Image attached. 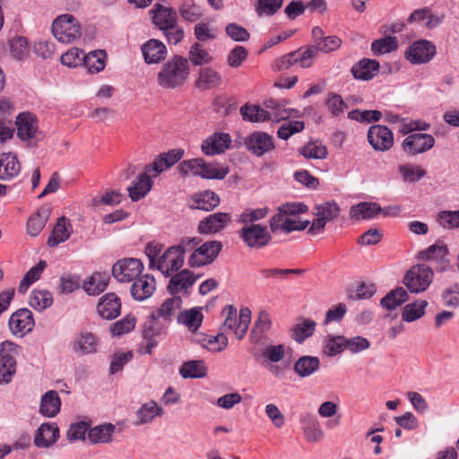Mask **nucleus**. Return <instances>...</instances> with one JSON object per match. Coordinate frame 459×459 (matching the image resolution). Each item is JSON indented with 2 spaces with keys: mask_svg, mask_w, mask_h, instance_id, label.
<instances>
[{
  "mask_svg": "<svg viewBox=\"0 0 459 459\" xmlns=\"http://www.w3.org/2000/svg\"><path fill=\"white\" fill-rule=\"evenodd\" d=\"M163 246L158 242H150L146 246L145 254L149 259V266L159 270L164 276L169 277L184 264V255L178 247L171 246L162 252Z\"/></svg>",
  "mask_w": 459,
  "mask_h": 459,
  "instance_id": "obj_1",
  "label": "nucleus"
},
{
  "mask_svg": "<svg viewBox=\"0 0 459 459\" xmlns=\"http://www.w3.org/2000/svg\"><path fill=\"white\" fill-rule=\"evenodd\" d=\"M307 211V205L302 203H287L279 206L278 212L271 218V230L290 233L294 230H305L309 225V221H299L297 219V215Z\"/></svg>",
  "mask_w": 459,
  "mask_h": 459,
  "instance_id": "obj_2",
  "label": "nucleus"
},
{
  "mask_svg": "<svg viewBox=\"0 0 459 459\" xmlns=\"http://www.w3.org/2000/svg\"><path fill=\"white\" fill-rule=\"evenodd\" d=\"M190 74V65L185 56L175 55L165 62L157 74V83L163 89L172 90L185 84Z\"/></svg>",
  "mask_w": 459,
  "mask_h": 459,
  "instance_id": "obj_3",
  "label": "nucleus"
},
{
  "mask_svg": "<svg viewBox=\"0 0 459 459\" xmlns=\"http://www.w3.org/2000/svg\"><path fill=\"white\" fill-rule=\"evenodd\" d=\"M222 315L225 316L222 330L233 332L236 338L241 340L249 327L251 310L248 307H242L238 314L237 307L228 305L223 308Z\"/></svg>",
  "mask_w": 459,
  "mask_h": 459,
  "instance_id": "obj_4",
  "label": "nucleus"
},
{
  "mask_svg": "<svg viewBox=\"0 0 459 459\" xmlns=\"http://www.w3.org/2000/svg\"><path fill=\"white\" fill-rule=\"evenodd\" d=\"M21 347L11 341L0 344V385L9 384L16 372L15 357Z\"/></svg>",
  "mask_w": 459,
  "mask_h": 459,
  "instance_id": "obj_5",
  "label": "nucleus"
},
{
  "mask_svg": "<svg viewBox=\"0 0 459 459\" xmlns=\"http://www.w3.org/2000/svg\"><path fill=\"white\" fill-rule=\"evenodd\" d=\"M52 32L55 38L62 43H72L80 38L81 26L72 14L59 15L52 24Z\"/></svg>",
  "mask_w": 459,
  "mask_h": 459,
  "instance_id": "obj_6",
  "label": "nucleus"
},
{
  "mask_svg": "<svg viewBox=\"0 0 459 459\" xmlns=\"http://www.w3.org/2000/svg\"><path fill=\"white\" fill-rule=\"evenodd\" d=\"M433 280V273L426 264L411 267L403 278V283L412 293H420L428 289Z\"/></svg>",
  "mask_w": 459,
  "mask_h": 459,
  "instance_id": "obj_7",
  "label": "nucleus"
},
{
  "mask_svg": "<svg viewBox=\"0 0 459 459\" xmlns=\"http://www.w3.org/2000/svg\"><path fill=\"white\" fill-rule=\"evenodd\" d=\"M222 249V243L218 240H211L199 245L193 251L188 259L191 267H201L212 264Z\"/></svg>",
  "mask_w": 459,
  "mask_h": 459,
  "instance_id": "obj_8",
  "label": "nucleus"
},
{
  "mask_svg": "<svg viewBox=\"0 0 459 459\" xmlns=\"http://www.w3.org/2000/svg\"><path fill=\"white\" fill-rule=\"evenodd\" d=\"M143 269L141 260L124 258L116 262L112 267L113 277L120 282H130L135 280Z\"/></svg>",
  "mask_w": 459,
  "mask_h": 459,
  "instance_id": "obj_9",
  "label": "nucleus"
},
{
  "mask_svg": "<svg viewBox=\"0 0 459 459\" xmlns=\"http://www.w3.org/2000/svg\"><path fill=\"white\" fill-rule=\"evenodd\" d=\"M244 243L252 248H261L271 241V235L265 226L260 224L246 225L239 230Z\"/></svg>",
  "mask_w": 459,
  "mask_h": 459,
  "instance_id": "obj_10",
  "label": "nucleus"
},
{
  "mask_svg": "<svg viewBox=\"0 0 459 459\" xmlns=\"http://www.w3.org/2000/svg\"><path fill=\"white\" fill-rule=\"evenodd\" d=\"M70 346L74 353L81 356L94 354L98 352L100 339L95 333L82 330L74 336Z\"/></svg>",
  "mask_w": 459,
  "mask_h": 459,
  "instance_id": "obj_11",
  "label": "nucleus"
},
{
  "mask_svg": "<svg viewBox=\"0 0 459 459\" xmlns=\"http://www.w3.org/2000/svg\"><path fill=\"white\" fill-rule=\"evenodd\" d=\"M244 144L248 152L257 157H261L275 148L273 137L263 131L251 133L246 137Z\"/></svg>",
  "mask_w": 459,
  "mask_h": 459,
  "instance_id": "obj_12",
  "label": "nucleus"
},
{
  "mask_svg": "<svg viewBox=\"0 0 459 459\" xmlns=\"http://www.w3.org/2000/svg\"><path fill=\"white\" fill-rule=\"evenodd\" d=\"M368 141L377 152H385L394 145V134L385 126L374 125L368 131Z\"/></svg>",
  "mask_w": 459,
  "mask_h": 459,
  "instance_id": "obj_13",
  "label": "nucleus"
},
{
  "mask_svg": "<svg viewBox=\"0 0 459 459\" xmlns=\"http://www.w3.org/2000/svg\"><path fill=\"white\" fill-rule=\"evenodd\" d=\"M435 144V139L431 134L425 133H414L409 134L403 142V150L410 155L424 153Z\"/></svg>",
  "mask_w": 459,
  "mask_h": 459,
  "instance_id": "obj_14",
  "label": "nucleus"
},
{
  "mask_svg": "<svg viewBox=\"0 0 459 459\" xmlns=\"http://www.w3.org/2000/svg\"><path fill=\"white\" fill-rule=\"evenodd\" d=\"M264 359V365L267 368L268 371L276 377L283 376L284 368L276 365L285 356V346L283 344L278 345H266L261 353Z\"/></svg>",
  "mask_w": 459,
  "mask_h": 459,
  "instance_id": "obj_15",
  "label": "nucleus"
},
{
  "mask_svg": "<svg viewBox=\"0 0 459 459\" xmlns=\"http://www.w3.org/2000/svg\"><path fill=\"white\" fill-rule=\"evenodd\" d=\"M231 137L229 134L215 132L206 137L201 143V151L206 156L224 153L230 149Z\"/></svg>",
  "mask_w": 459,
  "mask_h": 459,
  "instance_id": "obj_16",
  "label": "nucleus"
},
{
  "mask_svg": "<svg viewBox=\"0 0 459 459\" xmlns=\"http://www.w3.org/2000/svg\"><path fill=\"white\" fill-rule=\"evenodd\" d=\"M436 54V47L430 41L421 39L414 42L406 51V58L414 65L429 62Z\"/></svg>",
  "mask_w": 459,
  "mask_h": 459,
  "instance_id": "obj_17",
  "label": "nucleus"
},
{
  "mask_svg": "<svg viewBox=\"0 0 459 459\" xmlns=\"http://www.w3.org/2000/svg\"><path fill=\"white\" fill-rule=\"evenodd\" d=\"M34 325L32 313L27 308L18 309L12 314L9 319L10 330L15 335L23 336L25 333L31 332Z\"/></svg>",
  "mask_w": 459,
  "mask_h": 459,
  "instance_id": "obj_18",
  "label": "nucleus"
},
{
  "mask_svg": "<svg viewBox=\"0 0 459 459\" xmlns=\"http://www.w3.org/2000/svg\"><path fill=\"white\" fill-rule=\"evenodd\" d=\"M153 23L161 30L167 31L176 28L178 23L177 12L171 7L156 4L152 9Z\"/></svg>",
  "mask_w": 459,
  "mask_h": 459,
  "instance_id": "obj_19",
  "label": "nucleus"
},
{
  "mask_svg": "<svg viewBox=\"0 0 459 459\" xmlns=\"http://www.w3.org/2000/svg\"><path fill=\"white\" fill-rule=\"evenodd\" d=\"M98 315L107 320L117 317L121 313L120 299L113 292L102 296L97 304Z\"/></svg>",
  "mask_w": 459,
  "mask_h": 459,
  "instance_id": "obj_20",
  "label": "nucleus"
},
{
  "mask_svg": "<svg viewBox=\"0 0 459 459\" xmlns=\"http://www.w3.org/2000/svg\"><path fill=\"white\" fill-rule=\"evenodd\" d=\"M267 113V121L280 122L289 117H299L298 109L286 108L285 105L276 100L270 99L264 102Z\"/></svg>",
  "mask_w": 459,
  "mask_h": 459,
  "instance_id": "obj_21",
  "label": "nucleus"
},
{
  "mask_svg": "<svg viewBox=\"0 0 459 459\" xmlns=\"http://www.w3.org/2000/svg\"><path fill=\"white\" fill-rule=\"evenodd\" d=\"M17 135L22 141H30L38 134V120L30 113H21L16 117Z\"/></svg>",
  "mask_w": 459,
  "mask_h": 459,
  "instance_id": "obj_22",
  "label": "nucleus"
},
{
  "mask_svg": "<svg viewBox=\"0 0 459 459\" xmlns=\"http://www.w3.org/2000/svg\"><path fill=\"white\" fill-rule=\"evenodd\" d=\"M230 220L231 216L228 212L210 214L199 222L198 232L201 234L217 233L223 230Z\"/></svg>",
  "mask_w": 459,
  "mask_h": 459,
  "instance_id": "obj_23",
  "label": "nucleus"
},
{
  "mask_svg": "<svg viewBox=\"0 0 459 459\" xmlns=\"http://www.w3.org/2000/svg\"><path fill=\"white\" fill-rule=\"evenodd\" d=\"M131 295L135 300L143 301L150 298L155 290V279L149 274L133 281Z\"/></svg>",
  "mask_w": 459,
  "mask_h": 459,
  "instance_id": "obj_24",
  "label": "nucleus"
},
{
  "mask_svg": "<svg viewBox=\"0 0 459 459\" xmlns=\"http://www.w3.org/2000/svg\"><path fill=\"white\" fill-rule=\"evenodd\" d=\"M142 53L147 64H158L167 56V48L160 40L152 39L142 46Z\"/></svg>",
  "mask_w": 459,
  "mask_h": 459,
  "instance_id": "obj_25",
  "label": "nucleus"
},
{
  "mask_svg": "<svg viewBox=\"0 0 459 459\" xmlns=\"http://www.w3.org/2000/svg\"><path fill=\"white\" fill-rule=\"evenodd\" d=\"M220 204L219 195L210 190H206L191 196L188 205L191 209L209 212L217 207Z\"/></svg>",
  "mask_w": 459,
  "mask_h": 459,
  "instance_id": "obj_26",
  "label": "nucleus"
},
{
  "mask_svg": "<svg viewBox=\"0 0 459 459\" xmlns=\"http://www.w3.org/2000/svg\"><path fill=\"white\" fill-rule=\"evenodd\" d=\"M21 164L17 156L12 152L0 154V179L10 180L19 175Z\"/></svg>",
  "mask_w": 459,
  "mask_h": 459,
  "instance_id": "obj_27",
  "label": "nucleus"
},
{
  "mask_svg": "<svg viewBox=\"0 0 459 459\" xmlns=\"http://www.w3.org/2000/svg\"><path fill=\"white\" fill-rule=\"evenodd\" d=\"M196 279L197 278L189 270H182L171 275L167 287L168 291L171 294H177L182 290L186 291L195 282Z\"/></svg>",
  "mask_w": 459,
  "mask_h": 459,
  "instance_id": "obj_28",
  "label": "nucleus"
},
{
  "mask_svg": "<svg viewBox=\"0 0 459 459\" xmlns=\"http://www.w3.org/2000/svg\"><path fill=\"white\" fill-rule=\"evenodd\" d=\"M222 82L221 75L215 69L206 66L199 70L195 81V87L201 91H207L219 87Z\"/></svg>",
  "mask_w": 459,
  "mask_h": 459,
  "instance_id": "obj_29",
  "label": "nucleus"
},
{
  "mask_svg": "<svg viewBox=\"0 0 459 459\" xmlns=\"http://www.w3.org/2000/svg\"><path fill=\"white\" fill-rule=\"evenodd\" d=\"M59 437V429L55 423H43L37 429L34 444L38 447H48Z\"/></svg>",
  "mask_w": 459,
  "mask_h": 459,
  "instance_id": "obj_30",
  "label": "nucleus"
},
{
  "mask_svg": "<svg viewBox=\"0 0 459 459\" xmlns=\"http://www.w3.org/2000/svg\"><path fill=\"white\" fill-rule=\"evenodd\" d=\"M61 408V399L56 390L46 392L40 400L39 413L45 417L53 418L58 414Z\"/></svg>",
  "mask_w": 459,
  "mask_h": 459,
  "instance_id": "obj_31",
  "label": "nucleus"
},
{
  "mask_svg": "<svg viewBox=\"0 0 459 459\" xmlns=\"http://www.w3.org/2000/svg\"><path fill=\"white\" fill-rule=\"evenodd\" d=\"M379 70V63L375 59L363 58L351 67L354 78L362 81L371 80Z\"/></svg>",
  "mask_w": 459,
  "mask_h": 459,
  "instance_id": "obj_32",
  "label": "nucleus"
},
{
  "mask_svg": "<svg viewBox=\"0 0 459 459\" xmlns=\"http://www.w3.org/2000/svg\"><path fill=\"white\" fill-rule=\"evenodd\" d=\"M72 233V225L70 221L65 217L58 219L55 225L52 234L48 239V245L51 247L58 246L60 243L67 240Z\"/></svg>",
  "mask_w": 459,
  "mask_h": 459,
  "instance_id": "obj_33",
  "label": "nucleus"
},
{
  "mask_svg": "<svg viewBox=\"0 0 459 459\" xmlns=\"http://www.w3.org/2000/svg\"><path fill=\"white\" fill-rule=\"evenodd\" d=\"M320 367V359L316 356H301L293 366L294 372L300 377H308L316 373Z\"/></svg>",
  "mask_w": 459,
  "mask_h": 459,
  "instance_id": "obj_34",
  "label": "nucleus"
},
{
  "mask_svg": "<svg viewBox=\"0 0 459 459\" xmlns=\"http://www.w3.org/2000/svg\"><path fill=\"white\" fill-rule=\"evenodd\" d=\"M145 171L137 177V180L128 186L127 190L132 201L137 202L143 198L152 186V180Z\"/></svg>",
  "mask_w": 459,
  "mask_h": 459,
  "instance_id": "obj_35",
  "label": "nucleus"
},
{
  "mask_svg": "<svg viewBox=\"0 0 459 459\" xmlns=\"http://www.w3.org/2000/svg\"><path fill=\"white\" fill-rule=\"evenodd\" d=\"M203 307H195L190 309L181 311L178 316V322L184 325L192 332H195L202 325L204 315Z\"/></svg>",
  "mask_w": 459,
  "mask_h": 459,
  "instance_id": "obj_36",
  "label": "nucleus"
},
{
  "mask_svg": "<svg viewBox=\"0 0 459 459\" xmlns=\"http://www.w3.org/2000/svg\"><path fill=\"white\" fill-rule=\"evenodd\" d=\"M382 212V208L377 203L361 202L350 209V217L355 220L372 219Z\"/></svg>",
  "mask_w": 459,
  "mask_h": 459,
  "instance_id": "obj_37",
  "label": "nucleus"
},
{
  "mask_svg": "<svg viewBox=\"0 0 459 459\" xmlns=\"http://www.w3.org/2000/svg\"><path fill=\"white\" fill-rule=\"evenodd\" d=\"M300 423L302 424L304 434L307 441L317 442L323 438L324 432L320 423L313 415L307 413L301 416Z\"/></svg>",
  "mask_w": 459,
  "mask_h": 459,
  "instance_id": "obj_38",
  "label": "nucleus"
},
{
  "mask_svg": "<svg viewBox=\"0 0 459 459\" xmlns=\"http://www.w3.org/2000/svg\"><path fill=\"white\" fill-rule=\"evenodd\" d=\"M109 275L108 273L96 272L83 282V290L89 295H99L103 292L108 284Z\"/></svg>",
  "mask_w": 459,
  "mask_h": 459,
  "instance_id": "obj_39",
  "label": "nucleus"
},
{
  "mask_svg": "<svg viewBox=\"0 0 459 459\" xmlns=\"http://www.w3.org/2000/svg\"><path fill=\"white\" fill-rule=\"evenodd\" d=\"M50 209L43 206L36 213L30 217L27 221V233L32 237L38 236L44 229L50 216Z\"/></svg>",
  "mask_w": 459,
  "mask_h": 459,
  "instance_id": "obj_40",
  "label": "nucleus"
},
{
  "mask_svg": "<svg viewBox=\"0 0 459 459\" xmlns=\"http://www.w3.org/2000/svg\"><path fill=\"white\" fill-rule=\"evenodd\" d=\"M163 414V409L156 402L149 401L143 403L136 411V426L152 422L156 417Z\"/></svg>",
  "mask_w": 459,
  "mask_h": 459,
  "instance_id": "obj_41",
  "label": "nucleus"
},
{
  "mask_svg": "<svg viewBox=\"0 0 459 459\" xmlns=\"http://www.w3.org/2000/svg\"><path fill=\"white\" fill-rule=\"evenodd\" d=\"M115 432V426L111 423L98 425L90 429L88 438L91 444H107L112 441V435Z\"/></svg>",
  "mask_w": 459,
  "mask_h": 459,
  "instance_id": "obj_42",
  "label": "nucleus"
},
{
  "mask_svg": "<svg viewBox=\"0 0 459 459\" xmlns=\"http://www.w3.org/2000/svg\"><path fill=\"white\" fill-rule=\"evenodd\" d=\"M271 325L269 314L265 311L259 312L250 334L251 342L254 343L263 342L264 333L271 328Z\"/></svg>",
  "mask_w": 459,
  "mask_h": 459,
  "instance_id": "obj_43",
  "label": "nucleus"
},
{
  "mask_svg": "<svg viewBox=\"0 0 459 459\" xmlns=\"http://www.w3.org/2000/svg\"><path fill=\"white\" fill-rule=\"evenodd\" d=\"M316 323L310 318H301L295 324L291 330V337L299 343L312 336L316 330Z\"/></svg>",
  "mask_w": 459,
  "mask_h": 459,
  "instance_id": "obj_44",
  "label": "nucleus"
},
{
  "mask_svg": "<svg viewBox=\"0 0 459 459\" xmlns=\"http://www.w3.org/2000/svg\"><path fill=\"white\" fill-rule=\"evenodd\" d=\"M182 306V299L178 296H174L166 299L161 306L152 312L153 318H160L165 321H170L176 311Z\"/></svg>",
  "mask_w": 459,
  "mask_h": 459,
  "instance_id": "obj_45",
  "label": "nucleus"
},
{
  "mask_svg": "<svg viewBox=\"0 0 459 459\" xmlns=\"http://www.w3.org/2000/svg\"><path fill=\"white\" fill-rule=\"evenodd\" d=\"M186 58L195 66L208 65L213 61V56L197 42L190 47Z\"/></svg>",
  "mask_w": 459,
  "mask_h": 459,
  "instance_id": "obj_46",
  "label": "nucleus"
},
{
  "mask_svg": "<svg viewBox=\"0 0 459 459\" xmlns=\"http://www.w3.org/2000/svg\"><path fill=\"white\" fill-rule=\"evenodd\" d=\"M294 54L297 57V65L301 68L307 69L314 65L318 51L316 46L307 45L295 50Z\"/></svg>",
  "mask_w": 459,
  "mask_h": 459,
  "instance_id": "obj_47",
  "label": "nucleus"
},
{
  "mask_svg": "<svg viewBox=\"0 0 459 459\" xmlns=\"http://www.w3.org/2000/svg\"><path fill=\"white\" fill-rule=\"evenodd\" d=\"M243 120L251 123H262L267 121L266 110L258 105L245 104L239 109Z\"/></svg>",
  "mask_w": 459,
  "mask_h": 459,
  "instance_id": "obj_48",
  "label": "nucleus"
},
{
  "mask_svg": "<svg viewBox=\"0 0 459 459\" xmlns=\"http://www.w3.org/2000/svg\"><path fill=\"white\" fill-rule=\"evenodd\" d=\"M408 299L407 291L403 287H397L396 289L388 292L382 299L381 306L387 309L393 310L399 307L401 304Z\"/></svg>",
  "mask_w": 459,
  "mask_h": 459,
  "instance_id": "obj_49",
  "label": "nucleus"
},
{
  "mask_svg": "<svg viewBox=\"0 0 459 459\" xmlns=\"http://www.w3.org/2000/svg\"><path fill=\"white\" fill-rule=\"evenodd\" d=\"M46 267L47 262L43 260H40L37 264L32 266L21 281L18 287L19 292L25 293L29 287L40 278Z\"/></svg>",
  "mask_w": 459,
  "mask_h": 459,
  "instance_id": "obj_50",
  "label": "nucleus"
},
{
  "mask_svg": "<svg viewBox=\"0 0 459 459\" xmlns=\"http://www.w3.org/2000/svg\"><path fill=\"white\" fill-rule=\"evenodd\" d=\"M345 350V336L327 335L323 343V352L328 357H333Z\"/></svg>",
  "mask_w": 459,
  "mask_h": 459,
  "instance_id": "obj_51",
  "label": "nucleus"
},
{
  "mask_svg": "<svg viewBox=\"0 0 459 459\" xmlns=\"http://www.w3.org/2000/svg\"><path fill=\"white\" fill-rule=\"evenodd\" d=\"M183 378H201L205 376L206 368L202 360H190L185 362L179 369Z\"/></svg>",
  "mask_w": 459,
  "mask_h": 459,
  "instance_id": "obj_52",
  "label": "nucleus"
},
{
  "mask_svg": "<svg viewBox=\"0 0 459 459\" xmlns=\"http://www.w3.org/2000/svg\"><path fill=\"white\" fill-rule=\"evenodd\" d=\"M52 303V294L46 290H34L30 294L29 301L30 306L39 311L45 310L49 307Z\"/></svg>",
  "mask_w": 459,
  "mask_h": 459,
  "instance_id": "obj_53",
  "label": "nucleus"
},
{
  "mask_svg": "<svg viewBox=\"0 0 459 459\" xmlns=\"http://www.w3.org/2000/svg\"><path fill=\"white\" fill-rule=\"evenodd\" d=\"M427 306L428 301L426 300H417L407 304L403 310V320L405 322H413L420 319L424 316Z\"/></svg>",
  "mask_w": 459,
  "mask_h": 459,
  "instance_id": "obj_54",
  "label": "nucleus"
},
{
  "mask_svg": "<svg viewBox=\"0 0 459 459\" xmlns=\"http://www.w3.org/2000/svg\"><path fill=\"white\" fill-rule=\"evenodd\" d=\"M230 170L228 167L219 166L218 164L206 163L203 161L200 178L205 179H223Z\"/></svg>",
  "mask_w": 459,
  "mask_h": 459,
  "instance_id": "obj_55",
  "label": "nucleus"
},
{
  "mask_svg": "<svg viewBox=\"0 0 459 459\" xmlns=\"http://www.w3.org/2000/svg\"><path fill=\"white\" fill-rule=\"evenodd\" d=\"M180 16L189 22H195L203 16L201 6L197 5L191 0L185 1L178 8Z\"/></svg>",
  "mask_w": 459,
  "mask_h": 459,
  "instance_id": "obj_56",
  "label": "nucleus"
},
{
  "mask_svg": "<svg viewBox=\"0 0 459 459\" xmlns=\"http://www.w3.org/2000/svg\"><path fill=\"white\" fill-rule=\"evenodd\" d=\"M283 0H256L255 10L259 17L273 16L282 6Z\"/></svg>",
  "mask_w": 459,
  "mask_h": 459,
  "instance_id": "obj_57",
  "label": "nucleus"
},
{
  "mask_svg": "<svg viewBox=\"0 0 459 459\" xmlns=\"http://www.w3.org/2000/svg\"><path fill=\"white\" fill-rule=\"evenodd\" d=\"M269 212V209L267 207L251 209H245L237 219L238 223L243 224H255L254 222L264 219Z\"/></svg>",
  "mask_w": 459,
  "mask_h": 459,
  "instance_id": "obj_58",
  "label": "nucleus"
},
{
  "mask_svg": "<svg viewBox=\"0 0 459 459\" xmlns=\"http://www.w3.org/2000/svg\"><path fill=\"white\" fill-rule=\"evenodd\" d=\"M299 152L307 159L317 160L325 159L328 153L326 147L319 142L307 143L300 149Z\"/></svg>",
  "mask_w": 459,
  "mask_h": 459,
  "instance_id": "obj_59",
  "label": "nucleus"
},
{
  "mask_svg": "<svg viewBox=\"0 0 459 459\" xmlns=\"http://www.w3.org/2000/svg\"><path fill=\"white\" fill-rule=\"evenodd\" d=\"M398 170L401 173L403 179L409 183L417 182L426 176L425 169H421L420 166L412 164L401 165L399 166Z\"/></svg>",
  "mask_w": 459,
  "mask_h": 459,
  "instance_id": "obj_60",
  "label": "nucleus"
},
{
  "mask_svg": "<svg viewBox=\"0 0 459 459\" xmlns=\"http://www.w3.org/2000/svg\"><path fill=\"white\" fill-rule=\"evenodd\" d=\"M437 222L446 230L459 228V210L441 211L437 215Z\"/></svg>",
  "mask_w": 459,
  "mask_h": 459,
  "instance_id": "obj_61",
  "label": "nucleus"
},
{
  "mask_svg": "<svg viewBox=\"0 0 459 459\" xmlns=\"http://www.w3.org/2000/svg\"><path fill=\"white\" fill-rule=\"evenodd\" d=\"M135 326V317L127 315L124 318L117 321L110 326V332L113 336H121L131 332Z\"/></svg>",
  "mask_w": 459,
  "mask_h": 459,
  "instance_id": "obj_62",
  "label": "nucleus"
},
{
  "mask_svg": "<svg viewBox=\"0 0 459 459\" xmlns=\"http://www.w3.org/2000/svg\"><path fill=\"white\" fill-rule=\"evenodd\" d=\"M104 56L105 54L103 51L89 53L88 55H85L83 64L90 73H99L105 67Z\"/></svg>",
  "mask_w": 459,
  "mask_h": 459,
  "instance_id": "obj_63",
  "label": "nucleus"
},
{
  "mask_svg": "<svg viewBox=\"0 0 459 459\" xmlns=\"http://www.w3.org/2000/svg\"><path fill=\"white\" fill-rule=\"evenodd\" d=\"M85 54L77 48H72L60 57L61 63L68 67H76L84 63Z\"/></svg>",
  "mask_w": 459,
  "mask_h": 459,
  "instance_id": "obj_64",
  "label": "nucleus"
}]
</instances>
